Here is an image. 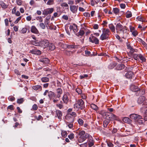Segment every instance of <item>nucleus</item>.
Here are the masks:
<instances>
[{
    "mask_svg": "<svg viewBox=\"0 0 147 147\" xmlns=\"http://www.w3.org/2000/svg\"><path fill=\"white\" fill-rule=\"evenodd\" d=\"M54 10L53 8H49L44 9L42 11V14L47 16L49 14L51 13Z\"/></svg>",
    "mask_w": 147,
    "mask_h": 147,
    "instance_id": "obj_4",
    "label": "nucleus"
},
{
    "mask_svg": "<svg viewBox=\"0 0 147 147\" xmlns=\"http://www.w3.org/2000/svg\"><path fill=\"white\" fill-rule=\"evenodd\" d=\"M145 97L144 96H141L138 99L137 102L138 104H141L145 100Z\"/></svg>",
    "mask_w": 147,
    "mask_h": 147,
    "instance_id": "obj_16",
    "label": "nucleus"
},
{
    "mask_svg": "<svg viewBox=\"0 0 147 147\" xmlns=\"http://www.w3.org/2000/svg\"><path fill=\"white\" fill-rule=\"evenodd\" d=\"M0 4L3 8H5L7 7V6L3 1H0Z\"/></svg>",
    "mask_w": 147,
    "mask_h": 147,
    "instance_id": "obj_40",
    "label": "nucleus"
},
{
    "mask_svg": "<svg viewBox=\"0 0 147 147\" xmlns=\"http://www.w3.org/2000/svg\"><path fill=\"white\" fill-rule=\"evenodd\" d=\"M41 43L43 47L46 48L48 47L49 45V42L48 40L44 39L41 42Z\"/></svg>",
    "mask_w": 147,
    "mask_h": 147,
    "instance_id": "obj_11",
    "label": "nucleus"
},
{
    "mask_svg": "<svg viewBox=\"0 0 147 147\" xmlns=\"http://www.w3.org/2000/svg\"><path fill=\"white\" fill-rule=\"evenodd\" d=\"M27 29L26 28H23L22 30L21 33L22 34H24L26 33Z\"/></svg>",
    "mask_w": 147,
    "mask_h": 147,
    "instance_id": "obj_50",
    "label": "nucleus"
},
{
    "mask_svg": "<svg viewBox=\"0 0 147 147\" xmlns=\"http://www.w3.org/2000/svg\"><path fill=\"white\" fill-rule=\"evenodd\" d=\"M110 32L109 30L108 29L103 28L102 33V40L108 39Z\"/></svg>",
    "mask_w": 147,
    "mask_h": 147,
    "instance_id": "obj_2",
    "label": "nucleus"
},
{
    "mask_svg": "<svg viewBox=\"0 0 147 147\" xmlns=\"http://www.w3.org/2000/svg\"><path fill=\"white\" fill-rule=\"evenodd\" d=\"M32 108L33 110L34 111H35V110H37L38 108V106H37V105H36V104H34L32 106Z\"/></svg>",
    "mask_w": 147,
    "mask_h": 147,
    "instance_id": "obj_49",
    "label": "nucleus"
},
{
    "mask_svg": "<svg viewBox=\"0 0 147 147\" xmlns=\"http://www.w3.org/2000/svg\"><path fill=\"white\" fill-rule=\"evenodd\" d=\"M125 29V30H124V29H123V30L121 31H120V34L121 36V37L125 39H126L127 36L128 35V33L127 32V30L126 29Z\"/></svg>",
    "mask_w": 147,
    "mask_h": 147,
    "instance_id": "obj_7",
    "label": "nucleus"
},
{
    "mask_svg": "<svg viewBox=\"0 0 147 147\" xmlns=\"http://www.w3.org/2000/svg\"><path fill=\"white\" fill-rule=\"evenodd\" d=\"M119 10L117 8H114L113 9V11L115 14H118L119 12Z\"/></svg>",
    "mask_w": 147,
    "mask_h": 147,
    "instance_id": "obj_36",
    "label": "nucleus"
},
{
    "mask_svg": "<svg viewBox=\"0 0 147 147\" xmlns=\"http://www.w3.org/2000/svg\"><path fill=\"white\" fill-rule=\"evenodd\" d=\"M90 107L92 109H93L94 110H96L98 109V107L97 106L94 104H92L90 105Z\"/></svg>",
    "mask_w": 147,
    "mask_h": 147,
    "instance_id": "obj_34",
    "label": "nucleus"
},
{
    "mask_svg": "<svg viewBox=\"0 0 147 147\" xmlns=\"http://www.w3.org/2000/svg\"><path fill=\"white\" fill-rule=\"evenodd\" d=\"M110 122L109 120L107 119L105 120L103 122V126L105 127H107L108 124Z\"/></svg>",
    "mask_w": 147,
    "mask_h": 147,
    "instance_id": "obj_29",
    "label": "nucleus"
},
{
    "mask_svg": "<svg viewBox=\"0 0 147 147\" xmlns=\"http://www.w3.org/2000/svg\"><path fill=\"white\" fill-rule=\"evenodd\" d=\"M68 137L70 139L72 140L74 138V134L73 133H71L69 135H68Z\"/></svg>",
    "mask_w": 147,
    "mask_h": 147,
    "instance_id": "obj_47",
    "label": "nucleus"
},
{
    "mask_svg": "<svg viewBox=\"0 0 147 147\" xmlns=\"http://www.w3.org/2000/svg\"><path fill=\"white\" fill-rule=\"evenodd\" d=\"M69 123L67 122V125L70 128H72L73 127V124L72 123Z\"/></svg>",
    "mask_w": 147,
    "mask_h": 147,
    "instance_id": "obj_56",
    "label": "nucleus"
},
{
    "mask_svg": "<svg viewBox=\"0 0 147 147\" xmlns=\"http://www.w3.org/2000/svg\"><path fill=\"white\" fill-rule=\"evenodd\" d=\"M71 115L74 117V118L76 117V114L75 112H72L71 113H70Z\"/></svg>",
    "mask_w": 147,
    "mask_h": 147,
    "instance_id": "obj_64",
    "label": "nucleus"
},
{
    "mask_svg": "<svg viewBox=\"0 0 147 147\" xmlns=\"http://www.w3.org/2000/svg\"><path fill=\"white\" fill-rule=\"evenodd\" d=\"M61 5L62 7H69L68 4L66 3H61Z\"/></svg>",
    "mask_w": 147,
    "mask_h": 147,
    "instance_id": "obj_55",
    "label": "nucleus"
},
{
    "mask_svg": "<svg viewBox=\"0 0 147 147\" xmlns=\"http://www.w3.org/2000/svg\"><path fill=\"white\" fill-rule=\"evenodd\" d=\"M61 134L62 136L64 138L66 137L67 136V132L65 131H61Z\"/></svg>",
    "mask_w": 147,
    "mask_h": 147,
    "instance_id": "obj_41",
    "label": "nucleus"
},
{
    "mask_svg": "<svg viewBox=\"0 0 147 147\" xmlns=\"http://www.w3.org/2000/svg\"><path fill=\"white\" fill-rule=\"evenodd\" d=\"M48 95L50 99L53 98L56 96L55 94L51 91H50L48 92Z\"/></svg>",
    "mask_w": 147,
    "mask_h": 147,
    "instance_id": "obj_14",
    "label": "nucleus"
},
{
    "mask_svg": "<svg viewBox=\"0 0 147 147\" xmlns=\"http://www.w3.org/2000/svg\"><path fill=\"white\" fill-rule=\"evenodd\" d=\"M139 59H140L142 62H145L146 61V59L142 54H140L139 56Z\"/></svg>",
    "mask_w": 147,
    "mask_h": 147,
    "instance_id": "obj_28",
    "label": "nucleus"
},
{
    "mask_svg": "<svg viewBox=\"0 0 147 147\" xmlns=\"http://www.w3.org/2000/svg\"><path fill=\"white\" fill-rule=\"evenodd\" d=\"M130 118L135 119L136 121L138 119H142V117L141 115L135 114H133L130 115Z\"/></svg>",
    "mask_w": 147,
    "mask_h": 147,
    "instance_id": "obj_6",
    "label": "nucleus"
},
{
    "mask_svg": "<svg viewBox=\"0 0 147 147\" xmlns=\"http://www.w3.org/2000/svg\"><path fill=\"white\" fill-rule=\"evenodd\" d=\"M50 21L49 20H48L47 19V20H45L44 21V24L46 26V27L48 28L49 25L48 24L49 23Z\"/></svg>",
    "mask_w": 147,
    "mask_h": 147,
    "instance_id": "obj_45",
    "label": "nucleus"
},
{
    "mask_svg": "<svg viewBox=\"0 0 147 147\" xmlns=\"http://www.w3.org/2000/svg\"><path fill=\"white\" fill-rule=\"evenodd\" d=\"M132 32V35L134 36H136L138 34V32L136 30L133 31Z\"/></svg>",
    "mask_w": 147,
    "mask_h": 147,
    "instance_id": "obj_54",
    "label": "nucleus"
},
{
    "mask_svg": "<svg viewBox=\"0 0 147 147\" xmlns=\"http://www.w3.org/2000/svg\"><path fill=\"white\" fill-rule=\"evenodd\" d=\"M36 19L39 22H42L43 21V19L41 16L37 17H36Z\"/></svg>",
    "mask_w": 147,
    "mask_h": 147,
    "instance_id": "obj_44",
    "label": "nucleus"
},
{
    "mask_svg": "<svg viewBox=\"0 0 147 147\" xmlns=\"http://www.w3.org/2000/svg\"><path fill=\"white\" fill-rule=\"evenodd\" d=\"M146 107L144 106L140 108V111L141 112L143 113L144 111L146 109Z\"/></svg>",
    "mask_w": 147,
    "mask_h": 147,
    "instance_id": "obj_61",
    "label": "nucleus"
},
{
    "mask_svg": "<svg viewBox=\"0 0 147 147\" xmlns=\"http://www.w3.org/2000/svg\"><path fill=\"white\" fill-rule=\"evenodd\" d=\"M41 80L43 82H46L49 81V79L47 77H43L41 78Z\"/></svg>",
    "mask_w": 147,
    "mask_h": 147,
    "instance_id": "obj_32",
    "label": "nucleus"
},
{
    "mask_svg": "<svg viewBox=\"0 0 147 147\" xmlns=\"http://www.w3.org/2000/svg\"><path fill=\"white\" fill-rule=\"evenodd\" d=\"M141 119H138L137 120L138 123L140 124H143L144 123V121L141 120Z\"/></svg>",
    "mask_w": 147,
    "mask_h": 147,
    "instance_id": "obj_53",
    "label": "nucleus"
},
{
    "mask_svg": "<svg viewBox=\"0 0 147 147\" xmlns=\"http://www.w3.org/2000/svg\"><path fill=\"white\" fill-rule=\"evenodd\" d=\"M123 120L124 122L128 123H130L131 121V120L127 117H124L123 119Z\"/></svg>",
    "mask_w": 147,
    "mask_h": 147,
    "instance_id": "obj_24",
    "label": "nucleus"
},
{
    "mask_svg": "<svg viewBox=\"0 0 147 147\" xmlns=\"http://www.w3.org/2000/svg\"><path fill=\"white\" fill-rule=\"evenodd\" d=\"M32 43L33 45L36 46H38L39 45L38 42H37L35 41H32Z\"/></svg>",
    "mask_w": 147,
    "mask_h": 147,
    "instance_id": "obj_51",
    "label": "nucleus"
},
{
    "mask_svg": "<svg viewBox=\"0 0 147 147\" xmlns=\"http://www.w3.org/2000/svg\"><path fill=\"white\" fill-rule=\"evenodd\" d=\"M116 28L117 30H118L120 31H121L123 30L124 28H123V26L120 24V23H117L116 26Z\"/></svg>",
    "mask_w": 147,
    "mask_h": 147,
    "instance_id": "obj_15",
    "label": "nucleus"
},
{
    "mask_svg": "<svg viewBox=\"0 0 147 147\" xmlns=\"http://www.w3.org/2000/svg\"><path fill=\"white\" fill-rule=\"evenodd\" d=\"M30 52L34 54L40 55L41 53L40 51L35 49L31 50Z\"/></svg>",
    "mask_w": 147,
    "mask_h": 147,
    "instance_id": "obj_18",
    "label": "nucleus"
},
{
    "mask_svg": "<svg viewBox=\"0 0 147 147\" xmlns=\"http://www.w3.org/2000/svg\"><path fill=\"white\" fill-rule=\"evenodd\" d=\"M21 19V16H20L19 17L17 18L16 20L14 22V23L17 24Z\"/></svg>",
    "mask_w": 147,
    "mask_h": 147,
    "instance_id": "obj_59",
    "label": "nucleus"
},
{
    "mask_svg": "<svg viewBox=\"0 0 147 147\" xmlns=\"http://www.w3.org/2000/svg\"><path fill=\"white\" fill-rule=\"evenodd\" d=\"M32 18L31 16L30 15L26 17V20L28 21H30L31 20Z\"/></svg>",
    "mask_w": 147,
    "mask_h": 147,
    "instance_id": "obj_62",
    "label": "nucleus"
},
{
    "mask_svg": "<svg viewBox=\"0 0 147 147\" xmlns=\"http://www.w3.org/2000/svg\"><path fill=\"white\" fill-rule=\"evenodd\" d=\"M88 75L87 74H84L83 76L81 75L80 76V79H82L84 78L87 77Z\"/></svg>",
    "mask_w": 147,
    "mask_h": 147,
    "instance_id": "obj_57",
    "label": "nucleus"
},
{
    "mask_svg": "<svg viewBox=\"0 0 147 147\" xmlns=\"http://www.w3.org/2000/svg\"><path fill=\"white\" fill-rule=\"evenodd\" d=\"M116 65V63L115 62L111 63L108 66L109 68L110 69L113 68Z\"/></svg>",
    "mask_w": 147,
    "mask_h": 147,
    "instance_id": "obj_27",
    "label": "nucleus"
},
{
    "mask_svg": "<svg viewBox=\"0 0 147 147\" xmlns=\"http://www.w3.org/2000/svg\"><path fill=\"white\" fill-rule=\"evenodd\" d=\"M84 32L82 30H80L79 32L76 34V35L79 36H82L84 34Z\"/></svg>",
    "mask_w": 147,
    "mask_h": 147,
    "instance_id": "obj_30",
    "label": "nucleus"
},
{
    "mask_svg": "<svg viewBox=\"0 0 147 147\" xmlns=\"http://www.w3.org/2000/svg\"><path fill=\"white\" fill-rule=\"evenodd\" d=\"M78 122L79 124L81 125H82L84 123L83 120L81 119H78Z\"/></svg>",
    "mask_w": 147,
    "mask_h": 147,
    "instance_id": "obj_46",
    "label": "nucleus"
},
{
    "mask_svg": "<svg viewBox=\"0 0 147 147\" xmlns=\"http://www.w3.org/2000/svg\"><path fill=\"white\" fill-rule=\"evenodd\" d=\"M108 22L106 20H104L103 22L102 23V25L103 27H107Z\"/></svg>",
    "mask_w": 147,
    "mask_h": 147,
    "instance_id": "obj_42",
    "label": "nucleus"
},
{
    "mask_svg": "<svg viewBox=\"0 0 147 147\" xmlns=\"http://www.w3.org/2000/svg\"><path fill=\"white\" fill-rule=\"evenodd\" d=\"M126 17L127 18H129L132 16V13L131 12L128 11L126 12Z\"/></svg>",
    "mask_w": 147,
    "mask_h": 147,
    "instance_id": "obj_33",
    "label": "nucleus"
},
{
    "mask_svg": "<svg viewBox=\"0 0 147 147\" xmlns=\"http://www.w3.org/2000/svg\"><path fill=\"white\" fill-rule=\"evenodd\" d=\"M78 6L71 5L70 6V10L73 13H76L78 10Z\"/></svg>",
    "mask_w": 147,
    "mask_h": 147,
    "instance_id": "obj_10",
    "label": "nucleus"
},
{
    "mask_svg": "<svg viewBox=\"0 0 147 147\" xmlns=\"http://www.w3.org/2000/svg\"><path fill=\"white\" fill-rule=\"evenodd\" d=\"M89 40L90 42L95 44H98L99 43V40L94 36H92V37H89Z\"/></svg>",
    "mask_w": 147,
    "mask_h": 147,
    "instance_id": "obj_8",
    "label": "nucleus"
},
{
    "mask_svg": "<svg viewBox=\"0 0 147 147\" xmlns=\"http://www.w3.org/2000/svg\"><path fill=\"white\" fill-rule=\"evenodd\" d=\"M109 27L113 32L115 31V27L112 24H110L109 25Z\"/></svg>",
    "mask_w": 147,
    "mask_h": 147,
    "instance_id": "obj_35",
    "label": "nucleus"
},
{
    "mask_svg": "<svg viewBox=\"0 0 147 147\" xmlns=\"http://www.w3.org/2000/svg\"><path fill=\"white\" fill-rule=\"evenodd\" d=\"M73 31L74 33H76L78 31V26L75 24H73Z\"/></svg>",
    "mask_w": 147,
    "mask_h": 147,
    "instance_id": "obj_38",
    "label": "nucleus"
},
{
    "mask_svg": "<svg viewBox=\"0 0 147 147\" xmlns=\"http://www.w3.org/2000/svg\"><path fill=\"white\" fill-rule=\"evenodd\" d=\"M85 134V132L84 131H82L80 132L79 133V135L80 136H82Z\"/></svg>",
    "mask_w": 147,
    "mask_h": 147,
    "instance_id": "obj_60",
    "label": "nucleus"
},
{
    "mask_svg": "<svg viewBox=\"0 0 147 147\" xmlns=\"http://www.w3.org/2000/svg\"><path fill=\"white\" fill-rule=\"evenodd\" d=\"M31 31L32 32L38 34L39 33V32L35 26H32L31 28Z\"/></svg>",
    "mask_w": 147,
    "mask_h": 147,
    "instance_id": "obj_12",
    "label": "nucleus"
},
{
    "mask_svg": "<svg viewBox=\"0 0 147 147\" xmlns=\"http://www.w3.org/2000/svg\"><path fill=\"white\" fill-rule=\"evenodd\" d=\"M137 19L138 21L142 22H144L145 21V19L143 17L141 16H138Z\"/></svg>",
    "mask_w": 147,
    "mask_h": 147,
    "instance_id": "obj_37",
    "label": "nucleus"
},
{
    "mask_svg": "<svg viewBox=\"0 0 147 147\" xmlns=\"http://www.w3.org/2000/svg\"><path fill=\"white\" fill-rule=\"evenodd\" d=\"M132 55L133 58L135 60L138 61L139 60V54L133 53L132 54Z\"/></svg>",
    "mask_w": 147,
    "mask_h": 147,
    "instance_id": "obj_26",
    "label": "nucleus"
},
{
    "mask_svg": "<svg viewBox=\"0 0 147 147\" xmlns=\"http://www.w3.org/2000/svg\"><path fill=\"white\" fill-rule=\"evenodd\" d=\"M53 0H49L47 1V4L48 5H51L53 4Z\"/></svg>",
    "mask_w": 147,
    "mask_h": 147,
    "instance_id": "obj_52",
    "label": "nucleus"
},
{
    "mask_svg": "<svg viewBox=\"0 0 147 147\" xmlns=\"http://www.w3.org/2000/svg\"><path fill=\"white\" fill-rule=\"evenodd\" d=\"M40 61L44 63H49V60L47 58H44L41 59L39 60Z\"/></svg>",
    "mask_w": 147,
    "mask_h": 147,
    "instance_id": "obj_19",
    "label": "nucleus"
},
{
    "mask_svg": "<svg viewBox=\"0 0 147 147\" xmlns=\"http://www.w3.org/2000/svg\"><path fill=\"white\" fill-rule=\"evenodd\" d=\"M125 65L123 64H120L117 65L116 67L117 69L118 70H121L124 68Z\"/></svg>",
    "mask_w": 147,
    "mask_h": 147,
    "instance_id": "obj_21",
    "label": "nucleus"
},
{
    "mask_svg": "<svg viewBox=\"0 0 147 147\" xmlns=\"http://www.w3.org/2000/svg\"><path fill=\"white\" fill-rule=\"evenodd\" d=\"M90 134H85L82 136H80L79 138L78 141L79 142L81 143L84 141L86 139L88 138Z\"/></svg>",
    "mask_w": 147,
    "mask_h": 147,
    "instance_id": "obj_5",
    "label": "nucleus"
},
{
    "mask_svg": "<svg viewBox=\"0 0 147 147\" xmlns=\"http://www.w3.org/2000/svg\"><path fill=\"white\" fill-rule=\"evenodd\" d=\"M57 92L58 94L57 95V97L59 98L61 96V94L62 93V90L60 88H58L57 90Z\"/></svg>",
    "mask_w": 147,
    "mask_h": 147,
    "instance_id": "obj_22",
    "label": "nucleus"
},
{
    "mask_svg": "<svg viewBox=\"0 0 147 147\" xmlns=\"http://www.w3.org/2000/svg\"><path fill=\"white\" fill-rule=\"evenodd\" d=\"M121 8L122 9H124L125 7V5L124 3H121L120 5Z\"/></svg>",
    "mask_w": 147,
    "mask_h": 147,
    "instance_id": "obj_63",
    "label": "nucleus"
},
{
    "mask_svg": "<svg viewBox=\"0 0 147 147\" xmlns=\"http://www.w3.org/2000/svg\"><path fill=\"white\" fill-rule=\"evenodd\" d=\"M24 101L23 98H22L20 99H18L17 100V102L18 104H20L22 103Z\"/></svg>",
    "mask_w": 147,
    "mask_h": 147,
    "instance_id": "obj_43",
    "label": "nucleus"
},
{
    "mask_svg": "<svg viewBox=\"0 0 147 147\" xmlns=\"http://www.w3.org/2000/svg\"><path fill=\"white\" fill-rule=\"evenodd\" d=\"M32 88L35 90H41L42 89V87L40 85H36L33 86L32 87Z\"/></svg>",
    "mask_w": 147,
    "mask_h": 147,
    "instance_id": "obj_25",
    "label": "nucleus"
},
{
    "mask_svg": "<svg viewBox=\"0 0 147 147\" xmlns=\"http://www.w3.org/2000/svg\"><path fill=\"white\" fill-rule=\"evenodd\" d=\"M64 103L67 104L68 101V99L67 95L66 94L64 95L62 99Z\"/></svg>",
    "mask_w": 147,
    "mask_h": 147,
    "instance_id": "obj_23",
    "label": "nucleus"
},
{
    "mask_svg": "<svg viewBox=\"0 0 147 147\" xmlns=\"http://www.w3.org/2000/svg\"><path fill=\"white\" fill-rule=\"evenodd\" d=\"M65 119L70 123L73 122L74 121V118L71 115L70 113H68L66 115Z\"/></svg>",
    "mask_w": 147,
    "mask_h": 147,
    "instance_id": "obj_9",
    "label": "nucleus"
},
{
    "mask_svg": "<svg viewBox=\"0 0 147 147\" xmlns=\"http://www.w3.org/2000/svg\"><path fill=\"white\" fill-rule=\"evenodd\" d=\"M48 47L50 50H53L55 48V46L52 43H51L50 44L49 43V45Z\"/></svg>",
    "mask_w": 147,
    "mask_h": 147,
    "instance_id": "obj_31",
    "label": "nucleus"
},
{
    "mask_svg": "<svg viewBox=\"0 0 147 147\" xmlns=\"http://www.w3.org/2000/svg\"><path fill=\"white\" fill-rule=\"evenodd\" d=\"M130 89L131 90L134 92H139L140 94V92H142V93H141V94H143L144 93V92L142 90H141L139 88L138 86L134 85H132L130 86Z\"/></svg>",
    "mask_w": 147,
    "mask_h": 147,
    "instance_id": "obj_3",
    "label": "nucleus"
},
{
    "mask_svg": "<svg viewBox=\"0 0 147 147\" xmlns=\"http://www.w3.org/2000/svg\"><path fill=\"white\" fill-rule=\"evenodd\" d=\"M134 74L133 72L131 71L128 72L125 74V76L128 78H132V77L134 76Z\"/></svg>",
    "mask_w": 147,
    "mask_h": 147,
    "instance_id": "obj_13",
    "label": "nucleus"
},
{
    "mask_svg": "<svg viewBox=\"0 0 147 147\" xmlns=\"http://www.w3.org/2000/svg\"><path fill=\"white\" fill-rule=\"evenodd\" d=\"M76 91L79 94H80L82 93V90H81L79 88H77L76 89Z\"/></svg>",
    "mask_w": 147,
    "mask_h": 147,
    "instance_id": "obj_58",
    "label": "nucleus"
},
{
    "mask_svg": "<svg viewBox=\"0 0 147 147\" xmlns=\"http://www.w3.org/2000/svg\"><path fill=\"white\" fill-rule=\"evenodd\" d=\"M74 109L77 110L82 109L84 107V105L83 101L81 99L77 101L76 103L74 105Z\"/></svg>",
    "mask_w": 147,
    "mask_h": 147,
    "instance_id": "obj_1",
    "label": "nucleus"
},
{
    "mask_svg": "<svg viewBox=\"0 0 147 147\" xmlns=\"http://www.w3.org/2000/svg\"><path fill=\"white\" fill-rule=\"evenodd\" d=\"M16 3L18 5L21 6L22 4V1L21 0H16Z\"/></svg>",
    "mask_w": 147,
    "mask_h": 147,
    "instance_id": "obj_48",
    "label": "nucleus"
},
{
    "mask_svg": "<svg viewBox=\"0 0 147 147\" xmlns=\"http://www.w3.org/2000/svg\"><path fill=\"white\" fill-rule=\"evenodd\" d=\"M126 46L127 47L128 49L130 50V51L132 53L134 52H137V49H134L130 45V44L127 43L126 44Z\"/></svg>",
    "mask_w": 147,
    "mask_h": 147,
    "instance_id": "obj_17",
    "label": "nucleus"
},
{
    "mask_svg": "<svg viewBox=\"0 0 147 147\" xmlns=\"http://www.w3.org/2000/svg\"><path fill=\"white\" fill-rule=\"evenodd\" d=\"M39 26L40 28L42 29H45L46 28V26L43 23H40L39 24Z\"/></svg>",
    "mask_w": 147,
    "mask_h": 147,
    "instance_id": "obj_39",
    "label": "nucleus"
},
{
    "mask_svg": "<svg viewBox=\"0 0 147 147\" xmlns=\"http://www.w3.org/2000/svg\"><path fill=\"white\" fill-rule=\"evenodd\" d=\"M56 114L58 118L60 119H61V117L62 116V114L61 112L59 110L57 111H56Z\"/></svg>",
    "mask_w": 147,
    "mask_h": 147,
    "instance_id": "obj_20",
    "label": "nucleus"
}]
</instances>
